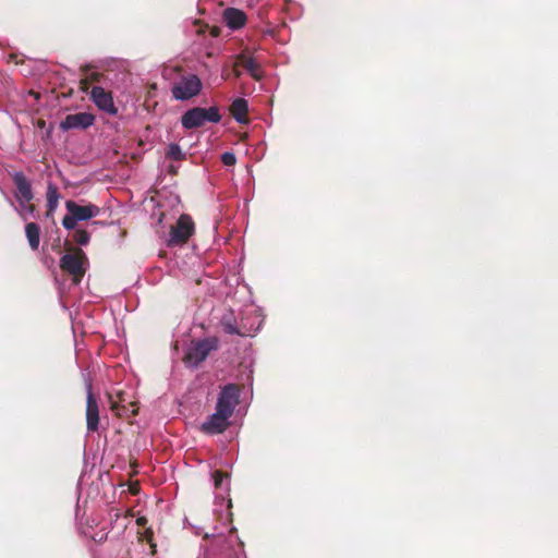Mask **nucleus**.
<instances>
[{"label": "nucleus", "instance_id": "1", "mask_svg": "<svg viewBox=\"0 0 558 558\" xmlns=\"http://www.w3.org/2000/svg\"><path fill=\"white\" fill-rule=\"evenodd\" d=\"M68 214L62 219V226L66 230H74L80 221H87L100 214V208L94 204L82 205L74 201H66Z\"/></svg>", "mask_w": 558, "mask_h": 558}, {"label": "nucleus", "instance_id": "2", "mask_svg": "<svg viewBox=\"0 0 558 558\" xmlns=\"http://www.w3.org/2000/svg\"><path fill=\"white\" fill-rule=\"evenodd\" d=\"M220 120L221 116L216 107H195L184 112L181 117L182 126L186 130L199 128L206 122L218 123Z\"/></svg>", "mask_w": 558, "mask_h": 558}, {"label": "nucleus", "instance_id": "3", "mask_svg": "<svg viewBox=\"0 0 558 558\" xmlns=\"http://www.w3.org/2000/svg\"><path fill=\"white\" fill-rule=\"evenodd\" d=\"M203 88L201 78L195 74L181 76L171 87L175 100L185 101L197 96Z\"/></svg>", "mask_w": 558, "mask_h": 558}, {"label": "nucleus", "instance_id": "4", "mask_svg": "<svg viewBox=\"0 0 558 558\" xmlns=\"http://www.w3.org/2000/svg\"><path fill=\"white\" fill-rule=\"evenodd\" d=\"M87 258L82 250L71 254H64L60 259V267L72 276L73 282L77 284L85 274V263Z\"/></svg>", "mask_w": 558, "mask_h": 558}, {"label": "nucleus", "instance_id": "5", "mask_svg": "<svg viewBox=\"0 0 558 558\" xmlns=\"http://www.w3.org/2000/svg\"><path fill=\"white\" fill-rule=\"evenodd\" d=\"M217 348L215 339H204L192 342L185 353V362L192 367L198 366L209 353Z\"/></svg>", "mask_w": 558, "mask_h": 558}, {"label": "nucleus", "instance_id": "6", "mask_svg": "<svg viewBox=\"0 0 558 558\" xmlns=\"http://www.w3.org/2000/svg\"><path fill=\"white\" fill-rule=\"evenodd\" d=\"M194 232V222L187 215H181L175 226H172L168 245L174 246L185 243Z\"/></svg>", "mask_w": 558, "mask_h": 558}, {"label": "nucleus", "instance_id": "7", "mask_svg": "<svg viewBox=\"0 0 558 558\" xmlns=\"http://www.w3.org/2000/svg\"><path fill=\"white\" fill-rule=\"evenodd\" d=\"M239 389L235 385L229 384L223 386L217 399L216 410H222L225 414L232 416L239 403Z\"/></svg>", "mask_w": 558, "mask_h": 558}, {"label": "nucleus", "instance_id": "8", "mask_svg": "<svg viewBox=\"0 0 558 558\" xmlns=\"http://www.w3.org/2000/svg\"><path fill=\"white\" fill-rule=\"evenodd\" d=\"M229 415L225 414L222 410L215 412L202 423L201 430L208 435H217L223 433L230 424Z\"/></svg>", "mask_w": 558, "mask_h": 558}, {"label": "nucleus", "instance_id": "9", "mask_svg": "<svg viewBox=\"0 0 558 558\" xmlns=\"http://www.w3.org/2000/svg\"><path fill=\"white\" fill-rule=\"evenodd\" d=\"M86 423L88 432H95L99 423L98 403L93 395L92 385H87V404H86Z\"/></svg>", "mask_w": 558, "mask_h": 558}, {"label": "nucleus", "instance_id": "10", "mask_svg": "<svg viewBox=\"0 0 558 558\" xmlns=\"http://www.w3.org/2000/svg\"><path fill=\"white\" fill-rule=\"evenodd\" d=\"M90 96L95 105L102 111L114 114L117 109L113 104L112 96L109 92L100 86H94Z\"/></svg>", "mask_w": 558, "mask_h": 558}, {"label": "nucleus", "instance_id": "11", "mask_svg": "<svg viewBox=\"0 0 558 558\" xmlns=\"http://www.w3.org/2000/svg\"><path fill=\"white\" fill-rule=\"evenodd\" d=\"M13 182L16 187V201L32 202V199L34 198L32 185L27 178L24 175V173L15 172L13 174Z\"/></svg>", "mask_w": 558, "mask_h": 558}, {"label": "nucleus", "instance_id": "12", "mask_svg": "<svg viewBox=\"0 0 558 558\" xmlns=\"http://www.w3.org/2000/svg\"><path fill=\"white\" fill-rule=\"evenodd\" d=\"M222 324H223V328H225L226 332H228L230 335L251 336L252 332H255L259 329V327L262 325V320L258 319V322L256 324H251L250 326H247L244 323V319H242L240 329L232 323L227 322L226 319H223Z\"/></svg>", "mask_w": 558, "mask_h": 558}, {"label": "nucleus", "instance_id": "13", "mask_svg": "<svg viewBox=\"0 0 558 558\" xmlns=\"http://www.w3.org/2000/svg\"><path fill=\"white\" fill-rule=\"evenodd\" d=\"M223 20L230 28L238 29L245 24L246 16L243 11L229 8L223 12Z\"/></svg>", "mask_w": 558, "mask_h": 558}, {"label": "nucleus", "instance_id": "14", "mask_svg": "<svg viewBox=\"0 0 558 558\" xmlns=\"http://www.w3.org/2000/svg\"><path fill=\"white\" fill-rule=\"evenodd\" d=\"M247 109H248L247 101L243 98H236L235 100H233L230 111H231L233 118L235 119V121L243 124V123H247V121H248L247 117H246Z\"/></svg>", "mask_w": 558, "mask_h": 558}, {"label": "nucleus", "instance_id": "15", "mask_svg": "<svg viewBox=\"0 0 558 558\" xmlns=\"http://www.w3.org/2000/svg\"><path fill=\"white\" fill-rule=\"evenodd\" d=\"M94 122L93 116L88 113H76L68 116L65 122L62 124L64 128H88Z\"/></svg>", "mask_w": 558, "mask_h": 558}, {"label": "nucleus", "instance_id": "16", "mask_svg": "<svg viewBox=\"0 0 558 558\" xmlns=\"http://www.w3.org/2000/svg\"><path fill=\"white\" fill-rule=\"evenodd\" d=\"M240 62L253 78L260 80L263 77L262 68L254 58L241 56Z\"/></svg>", "mask_w": 558, "mask_h": 558}, {"label": "nucleus", "instance_id": "17", "mask_svg": "<svg viewBox=\"0 0 558 558\" xmlns=\"http://www.w3.org/2000/svg\"><path fill=\"white\" fill-rule=\"evenodd\" d=\"M46 197H47V207H48L47 216H50L56 211L58 204H59V199H60L59 190L51 182H49L47 185Z\"/></svg>", "mask_w": 558, "mask_h": 558}, {"label": "nucleus", "instance_id": "18", "mask_svg": "<svg viewBox=\"0 0 558 558\" xmlns=\"http://www.w3.org/2000/svg\"><path fill=\"white\" fill-rule=\"evenodd\" d=\"M25 233L28 240L29 246L33 250H37L40 242V229L37 223L28 222L25 226Z\"/></svg>", "mask_w": 558, "mask_h": 558}, {"label": "nucleus", "instance_id": "19", "mask_svg": "<svg viewBox=\"0 0 558 558\" xmlns=\"http://www.w3.org/2000/svg\"><path fill=\"white\" fill-rule=\"evenodd\" d=\"M17 206H14L15 211L19 216L27 221L31 218H35V206L31 202L17 201Z\"/></svg>", "mask_w": 558, "mask_h": 558}, {"label": "nucleus", "instance_id": "20", "mask_svg": "<svg viewBox=\"0 0 558 558\" xmlns=\"http://www.w3.org/2000/svg\"><path fill=\"white\" fill-rule=\"evenodd\" d=\"M214 483L217 488H221L223 492L229 490V475L223 474L220 471H215L213 474Z\"/></svg>", "mask_w": 558, "mask_h": 558}, {"label": "nucleus", "instance_id": "21", "mask_svg": "<svg viewBox=\"0 0 558 558\" xmlns=\"http://www.w3.org/2000/svg\"><path fill=\"white\" fill-rule=\"evenodd\" d=\"M167 157L173 160H182L184 159L185 154L178 144L172 143L168 147Z\"/></svg>", "mask_w": 558, "mask_h": 558}, {"label": "nucleus", "instance_id": "22", "mask_svg": "<svg viewBox=\"0 0 558 558\" xmlns=\"http://www.w3.org/2000/svg\"><path fill=\"white\" fill-rule=\"evenodd\" d=\"M73 240L80 245H86L89 242V234L83 229H74Z\"/></svg>", "mask_w": 558, "mask_h": 558}, {"label": "nucleus", "instance_id": "23", "mask_svg": "<svg viewBox=\"0 0 558 558\" xmlns=\"http://www.w3.org/2000/svg\"><path fill=\"white\" fill-rule=\"evenodd\" d=\"M221 161L227 167L233 166L236 162V157H235V155L233 153L226 151L221 156Z\"/></svg>", "mask_w": 558, "mask_h": 558}, {"label": "nucleus", "instance_id": "24", "mask_svg": "<svg viewBox=\"0 0 558 558\" xmlns=\"http://www.w3.org/2000/svg\"><path fill=\"white\" fill-rule=\"evenodd\" d=\"M136 523L138 525H145L146 519L144 517H140V518H137Z\"/></svg>", "mask_w": 558, "mask_h": 558}, {"label": "nucleus", "instance_id": "25", "mask_svg": "<svg viewBox=\"0 0 558 558\" xmlns=\"http://www.w3.org/2000/svg\"><path fill=\"white\" fill-rule=\"evenodd\" d=\"M235 542L239 544V546H243V543L238 538V536H234Z\"/></svg>", "mask_w": 558, "mask_h": 558}, {"label": "nucleus", "instance_id": "26", "mask_svg": "<svg viewBox=\"0 0 558 558\" xmlns=\"http://www.w3.org/2000/svg\"><path fill=\"white\" fill-rule=\"evenodd\" d=\"M235 532V527L230 529V533L233 534Z\"/></svg>", "mask_w": 558, "mask_h": 558}, {"label": "nucleus", "instance_id": "27", "mask_svg": "<svg viewBox=\"0 0 558 558\" xmlns=\"http://www.w3.org/2000/svg\"><path fill=\"white\" fill-rule=\"evenodd\" d=\"M215 537L217 538V541H219L221 538V535H215Z\"/></svg>", "mask_w": 558, "mask_h": 558}]
</instances>
